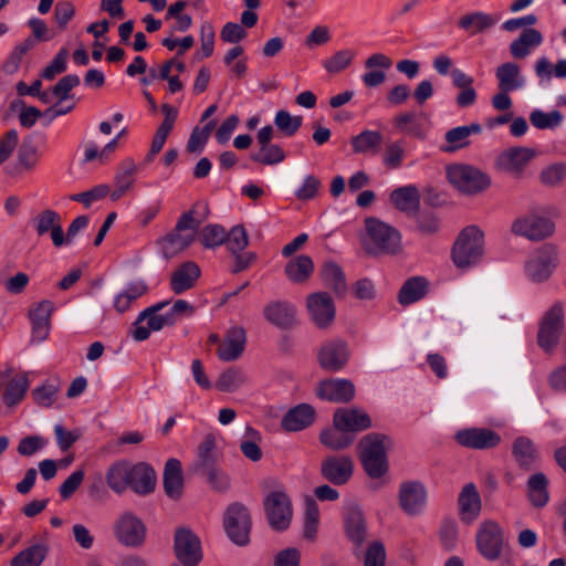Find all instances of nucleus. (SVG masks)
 Segmentation results:
<instances>
[{
    "label": "nucleus",
    "mask_w": 566,
    "mask_h": 566,
    "mask_svg": "<svg viewBox=\"0 0 566 566\" xmlns=\"http://www.w3.org/2000/svg\"><path fill=\"white\" fill-rule=\"evenodd\" d=\"M363 248L369 256L398 255L402 251L401 233L375 217L365 219Z\"/></svg>",
    "instance_id": "obj_1"
},
{
    "label": "nucleus",
    "mask_w": 566,
    "mask_h": 566,
    "mask_svg": "<svg viewBox=\"0 0 566 566\" xmlns=\"http://www.w3.org/2000/svg\"><path fill=\"white\" fill-rule=\"evenodd\" d=\"M392 447V439L379 432L368 433L360 439L358 443L359 459L369 478L380 479L388 472L387 451Z\"/></svg>",
    "instance_id": "obj_2"
},
{
    "label": "nucleus",
    "mask_w": 566,
    "mask_h": 566,
    "mask_svg": "<svg viewBox=\"0 0 566 566\" xmlns=\"http://www.w3.org/2000/svg\"><path fill=\"white\" fill-rule=\"evenodd\" d=\"M199 226L200 221L195 219L192 209L182 213L175 228L158 240L165 259H171L189 248L197 238Z\"/></svg>",
    "instance_id": "obj_3"
},
{
    "label": "nucleus",
    "mask_w": 566,
    "mask_h": 566,
    "mask_svg": "<svg viewBox=\"0 0 566 566\" xmlns=\"http://www.w3.org/2000/svg\"><path fill=\"white\" fill-rule=\"evenodd\" d=\"M484 234L476 226L465 227L455 240L451 256L459 269H468L481 260L483 255Z\"/></svg>",
    "instance_id": "obj_4"
},
{
    "label": "nucleus",
    "mask_w": 566,
    "mask_h": 566,
    "mask_svg": "<svg viewBox=\"0 0 566 566\" xmlns=\"http://www.w3.org/2000/svg\"><path fill=\"white\" fill-rule=\"evenodd\" d=\"M565 327L564 307L556 302L542 316L538 324L537 345L546 354H553Z\"/></svg>",
    "instance_id": "obj_5"
},
{
    "label": "nucleus",
    "mask_w": 566,
    "mask_h": 566,
    "mask_svg": "<svg viewBox=\"0 0 566 566\" xmlns=\"http://www.w3.org/2000/svg\"><path fill=\"white\" fill-rule=\"evenodd\" d=\"M449 181L462 193L475 195L491 185L490 177L480 169L464 164H455L447 169Z\"/></svg>",
    "instance_id": "obj_6"
},
{
    "label": "nucleus",
    "mask_w": 566,
    "mask_h": 566,
    "mask_svg": "<svg viewBox=\"0 0 566 566\" xmlns=\"http://www.w3.org/2000/svg\"><path fill=\"white\" fill-rule=\"evenodd\" d=\"M475 543L478 552L488 560H497L504 548V531L493 520L483 521L476 531Z\"/></svg>",
    "instance_id": "obj_7"
},
{
    "label": "nucleus",
    "mask_w": 566,
    "mask_h": 566,
    "mask_svg": "<svg viewBox=\"0 0 566 566\" xmlns=\"http://www.w3.org/2000/svg\"><path fill=\"white\" fill-rule=\"evenodd\" d=\"M223 524L227 535L235 545H248L252 522L249 510L243 504L235 502L229 505Z\"/></svg>",
    "instance_id": "obj_8"
},
{
    "label": "nucleus",
    "mask_w": 566,
    "mask_h": 566,
    "mask_svg": "<svg viewBox=\"0 0 566 566\" xmlns=\"http://www.w3.org/2000/svg\"><path fill=\"white\" fill-rule=\"evenodd\" d=\"M168 304V301H163L139 313L130 328V334L135 340H146L150 336L151 331L158 332L164 327L169 326V319H165L161 313Z\"/></svg>",
    "instance_id": "obj_9"
},
{
    "label": "nucleus",
    "mask_w": 566,
    "mask_h": 566,
    "mask_svg": "<svg viewBox=\"0 0 566 566\" xmlns=\"http://www.w3.org/2000/svg\"><path fill=\"white\" fill-rule=\"evenodd\" d=\"M263 504L270 526L277 532L285 531L293 515L287 494L283 491H273L265 496Z\"/></svg>",
    "instance_id": "obj_10"
},
{
    "label": "nucleus",
    "mask_w": 566,
    "mask_h": 566,
    "mask_svg": "<svg viewBox=\"0 0 566 566\" xmlns=\"http://www.w3.org/2000/svg\"><path fill=\"white\" fill-rule=\"evenodd\" d=\"M275 130L273 126L266 125L256 134L259 150L250 155V159L264 166H274L285 160L286 154L277 144H272Z\"/></svg>",
    "instance_id": "obj_11"
},
{
    "label": "nucleus",
    "mask_w": 566,
    "mask_h": 566,
    "mask_svg": "<svg viewBox=\"0 0 566 566\" xmlns=\"http://www.w3.org/2000/svg\"><path fill=\"white\" fill-rule=\"evenodd\" d=\"M558 264L557 248L553 244H544L527 261L525 265L528 277L534 282L546 281Z\"/></svg>",
    "instance_id": "obj_12"
},
{
    "label": "nucleus",
    "mask_w": 566,
    "mask_h": 566,
    "mask_svg": "<svg viewBox=\"0 0 566 566\" xmlns=\"http://www.w3.org/2000/svg\"><path fill=\"white\" fill-rule=\"evenodd\" d=\"M174 549L184 566H198L202 559L201 542L189 528H177Z\"/></svg>",
    "instance_id": "obj_13"
},
{
    "label": "nucleus",
    "mask_w": 566,
    "mask_h": 566,
    "mask_svg": "<svg viewBox=\"0 0 566 566\" xmlns=\"http://www.w3.org/2000/svg\"><path fill=\"white\" fill-rule=\"evenodd\" d=\"M115 536L125 546L139 547L146 538V526L135 514L126 512L115 524Z\"/></svg>",
    "instance_id": "obj_14"
},
{
    "label": "nucleus",
    "mask_w": 566,
    "mask_h": 566,
    "mask_svg": "<svg viewBox=\"0 0 566 566\" xmlns=\"http://www.w3.org/2000/svg\"><path fill=\"white\" fill-rule=\"evenodd\" d=\"M555 231V223L545 217L528 216L517 219L512 224V232L523 235L532 241H539L551 237Z\"/></svg>",
    "instance_id": "obj_15"
},
{
    "label": "nucleus",
    "mask_w": 566,
    "mask_h": 566,
    "mask_svg": "<svg viewBox=\"0 0 566 566\" xmlns=\"http://www.w3.org/2000/svg\"><path fill=\"white\" fill-rule=\"evenodd\" d=\"M455 441L469 449L488 450L497 447L501 436L488 428H468L457 431Z\"/></svg>",
    "instance_id": "obj_16"
},
{
    "label": "nucleus",
    "mask_w": 566,
    "mask_h": 566,
    "mask_svg": "<svg viewBox=\"0 0 566 566\" xmlns=\"http://www.w3.org/2000/svg\"><path fill=\"white\" fill-rule=\"evenodd\" d=\"M306 306L312 321L318 328L328 327L335 318L333 298L326 292H316L307 296Z\"/></svg>",
    "instance_id": "obj_17"
},
{
    "label": "nucleus",
    "mask_w": 566,
    "mask_h": 566,
    "mask_svg": "<svg viewBox=\"0 0 566 566\" xmlns=\"http://www.w3.org/2000/svg\"><path fill=\"white\" fill-rule=\"evenodd\" d=\"M317 358L319 366L324 370L338 371L344 368L348 361V345L342 339L328 340L322 345Z\"/></svg>",
    "instance_id": "obj_18"
},
{
    "label": "nucleus",
    "mask_w": 566,
    "mask_h": 566,
    "mask_svg": "<svg viewBox=\"0 0 566 566\" xmlns=\"http://www.w3.org/2000/svg\"><path fill=\"white\" fill-rule=\"evenodd\" d=\"M354 472V462L346 455H331L321 463L322 476L334 485L346 484Z\"/></svg>",
    "instance_id": "obj_19"
},
{
    "label": "nucleus",
    "mask_w": 566,
    "mask_h": 566,
    "mask_svg": "<svg viewBox=\"0 0 566 566\" xmlns=\"http://www.w3.org/2000/svg\"><path fill=\"white\" fill-rule=\"evenodd\" d=\"M399 505L408 515H418L424 507L427 491L418 481H406L399 488Z\"/></svg>",
    "instance_id": "obj_20"
},
{
    "label": "nucleus",
    "mask_w": 566,
    "mask_h": 566,
    "mask_svg": "<svg viewBox=\"0 0 566 566\" xmlns=\"http://www.w3.org/2000/svg\"><path fill=\"white\" fill-rule=\"evenodd\" d=\"M264 318L280 329H291L297 324L296 308L286 301H272L263 307Z\"/></svg>",
    "instance_id": "obj_21"
},
{
    "label": "nucleus",
    "mask_w": 566,
    "mask_h": 566,
    "mask_svg": "<svg viewBox=\"0 0 566 566\" xmlns=\"http://www.w3.org/2000/svg\"><path fill=\"white\" fill-rule=\"evenodd\" d=\"M459 516L464 524H472L481 514L482 500L474 483H467L458 496Z\"/></svg>",
    "instance_id": "obj_22"
},
{
    "label": "nucleus",
    "mask_w": 566,
    "mask_h": 566,
    "mask_svg": "<svg viewBox=\"0 0 566 566\" xmlns=\"http://www.w3.org/2000/svg\"><path fill=\"white\" fill-rule=\"evenodd\" d=\"M316 394L319 398L337 402H349L355 396V386L348 379H326L318 384Z\"/></svg>",
    "instance_id": "obj_23"
},
{
    "label": "nucleus",
    "mask_w": 566,
    "mask_h": 566,
    "mask_svg": "<svg viewBox=\"0 0 566 566\" xmlns=\"http://www.w3.org/2000/svg\"><path fill=\"white\" fill-rule=\"evenodd\" d=\"M54 311V305L49 300H43L34 304L29 310V318L32 325V338L36 342H43L48 338L51 327V315Z\"/></svg>",
    "instance_id": "obj_24"
},
{
    "label": "nucleus",
    "mask_w": 566,
    "mask_h": 566,
    "mask_svg": "<svg viewBox=\"0 0 566 566\" xmlns=\"http://www.w3.org/2000/svg\"><path fill=\"white\" fill-rule=\"evenodd\" d=\"M333 423L354 436L373 426L369 415L358 408H338L334 412Z\"/></svg>",
    "instance_id": "obj_25"
},
{
    "label": "nucleus",
    "mask_w": 566,
    "mask_h": 566,
    "mask_svg": "<svg viewBox=\"0 0 566 566\" xmlns=\"http://www.w3.org/2000/svg\"><path fill=\"white\" fill-rule=\"evenodd\" d=\"M245 344V329L241 326H233L227 332L224 339L220 343L217 355L222 361H234L242 356Z\"/></svg>",
    "instance_id": "obj_26"
},
{
    "label": "nucleus",
    "mask_w": 566,
    "mask_h": 566,
    "mask_svg": "<svg viewBox=\"0 0 566 566\" xmlns=\"http://www.w3.org/2000/svg\"><path fill=\"white\" fill-rule=\"evenodd\" d=\"M33 224L38 235L40 237L50 232L54 247L60 248L64 244L62 218L56 211L51 209H45L41 211L33 219Z\"/></svg>",
    "instance_id": "obj_27"
},
{
    "label": "nucleus",
    "mask_w": 566,
    "mask_h": 566,
    "mask_svg": "<svg viewBox=\"0 0 566 566\" xmlns=\"http://www.w3.org/2000/svg\"><path fill=\"white\" fill-rule=\"evenodd\" d=\"M534 155V150L527 147L509 148L497 157L496 167L503 171L520 176Z\"/></svg>",
    "instance_id": "obj_28"
},
{
    "label": "nucleus",
    "mask_w": 566,
    "mask_h": 566,
    "mask_svg": "<svg viewBox=\"0 0 566 566\" xmlns=\"http://www.w3.org/2000/svg\"><path fill=\"white\" fill-rule=\"evenodd\" d=\"M156 472L146 462L130 464L128 488L139 495H147L156 488Z\"/></svg>",
    "instance_id": "obj_29"
},
{
    "label": "nucleus",
    "mask_w": 566,
    "mask_h": 566,
    "mask_svg": "<svg viewBox=\"0 0 566 566\" xmlns=\"http://www.w3.org/2000/svg\"><path fill=\"white\" fill-rule=\"evenodd\" d=\"M315 418L316 411L313 406L300 403L283 416L281 427L286 432H297L311 427Z\"/></svg>",
    "instance_id": "obj_30"
},
{
    "label": "nucleus",
    "mask_w": 566,
    "mask_h": 566,
    "mask_svg": "<svg viewBox=\"0 0 566 566\" xmlns=\"http://www.w3.org/2000/svg\"><path fill=\"white\" fill-rule=\"evenodd\" d=\"M482 133V126L479 123L458 126L449 129L446 135V144L440 147L443 153H454L471 145L470 137Z\"/></svg>",
    "instance_id": "obj_31"
},
{
    "label": "nucleus",
    "mask_w": 566,
    "mask_h": 566,
    "mask_svg": "<svg viewBox=\"0 0 566 566\" xmlns=\"http://www.w3.org/2000/svg\"><path fill=\"white\" fill-rule=\"evenodd\" d=\"M201 274L196 262L187 261L180 264L170 276V289L175 294H182L191 290Z\"/></svg>",
    "instance_id": "obj_32"
},
{
    "label": "nucleus",
    "mask_w": 566,
    "mask_h": 566,
    "mask_svg": "<svg viewBox=\"0 0 566 566\" xmlns=\"http://www.w3.org/2000/svg\"><path fill=\"white\" fill-rule=\"evenodd\" d=\"M344 527L348 539L361 546L367 537L366 522L357 505L348 506L344 515Z\"/></svg>",
    "instance_id": "obj_33"
},
{
    "label": "nucleus",
    "mask_w": 566,
    "mask_h": 566,
    "mask_svg": "<svg viewBox=\"0 0 566 566\" xmlns=\"http://www.w3.org/2000/svg\"><path fill=\"white\" fill-rule=\"evenodd\" d=\"M512 455L523 471L533 470L539 457L534 442L527 437H517L513 441Z\"/></svg>",
    "instance_id": "obj_34"
},
{
    "label": "nucleus",
    "mask_w": 566,
    "mask_h": 566,
    "mask_svg": "<svg viewBox=\"0 0 566 566\" xmlns=\"http://www.w3.org/2000/svg\"><path fill=\"white\" fill-rule=\"evenodd\" d=\"M164 490L168 497L177 500L182 495L184 476L181 462L178 459L167 460L163 476Z\"/></svg>",
    "instance_id": "obj_35"
},
{
    "label": "nucleus",
    "mask_w": 566,
    "mask_h": 566,
    "mask_svg": "<svg viewBox=\"0 0 566 566\" xmlns=\"http://www.w3.org/2000/svg\"><path fill=\"white\" fill-rule=\"evenodd\" d=\"M217 467L219 465L216 439L209 434L198 447V457L191 468V471L201 476Z\"/></svg>",
    "instance_id": "obj_36"
},
{
    "label": "nucleus",
    "mask_w": 566,
    "mask_h": 566,
    "mask_svg": "<svg viewBox=\"0 0 566 566\" xmlns=\"http://www.w3.org/2000/svg\"><path fill=\"white\" fill-rule=\"evenodd\" d=\"M390 200L399 211L415 216L420 206V192L416 186L399 187L392 190Z\"/></svg>",
    "instance_id": "obj_37"
},
{
    "label": "nucleus",
    "mask_w": 566,
    "mask_h": 566,
    "mask_svg": "<svg viewBox=\"0 0 566 566\" xmlns=\"http://www.w3.org/2000/svg\"><path fill=\"white\" fill-rule=\"evenodd\" d=\"M526 495L534 507L542 509L548 503V479L543 472L534 473L528 478Z\"/></svg>",
    "instance_id": "obj_38"
},
{
    "label": "nucleus",
    "mask_w": 566,
    "mask_h": 566,
    "mask_svg": "<svg viewBox=\"0 0 566 566\" xmlns=\"http://www.w3.org/2000/svg\"><path fill=\"white\" fill-rule=\"evenodd\" d=\"M495 76L500 91H515L524 85L520 66L514 62H506L496 67Z\"/></svg>",
    "instance_id": "obj_39"
},
{
    "label": "nucleus",
    "mask_w": 566,
    "mask_h": 566,
    "mask_svg": "<svg viewBox=\"0 0 566 566\" xmlns=\"http://www.w3.org/2000/svg\"><path fill=\"white\" fill-rule=\"evenodd\" d=\"M321 273L324 284L329 287L337 297H345L348 287L342 268L337 263L328 261L324 263Z\"/></svg>",
    "instance_id": "obj_40"
},
{
    "label": "nucleus",
    "mask_w": 566,
    "mask_h": 566,
    "mask_svg": "<svg viewBox=\"0 0 566 566\" xmlns=\"http://www.w3.org/2000/svg\"><path fill=\"white\" fill-rule=\"evenodd\" d=\"M496 21V18L491 14L482 11H474L462 15L458 20V25L469 34L474 35L490 30L495 25Z\"/></svg>",
    "instance_id": "obj_41"
},
{
    "label": "nucleus",
    "mask_w": 566,
    "mask_h": 566,
    "mask_svg": "<svg viewBox=\"0 0 566 566\" xmlns=\"http://www.w3.org/2000/svg\"><path fill=\"white\" fill-rule=\"evenodd\" d=\"M355 441V436L345 431L340 426L333 423V427L326 428L319 433V442L333 451H339L348 448Z\"/></svg>",
    "instance_id": "obj_42"
},
{
    "label": "nucleus",
    "mask_w": 566,
    "mask_h": 566,
    "mask_svg": "<svg viewBox=\"0 0 566 566\" xmlns=\"http://www.w3.org/2000/svg\"><path fill=\"white\" fill-rule=\"evenodd\" d=\"M428 282L422 276H413L408 279L398 293L399 304L407 306L420 301L427 294Z\"/></svg>",
    "instance_id": "obj_43"
},
{
    "label": "nucleus",
    "mask_w": 566,
    "mask_h": 566,
    "mask_svg": "<svg viewBox=\"0 0 566 566\" xmlns=\"http://www.w3.org/2000/svg\"><path fill=\"white\" fill-rule=\"evenodd\" d=\"M314 271L311 256L302 254L290 260L284 269L285 275L294 283H303L310 279Z\"/></svg>",
    "instance_id": "obj_44"
},
{
    "label": "nucleus",
    "mask_w": 566,
    "mask_h": 566,
    "mask_svg": "<svg viewBox=\"0 0 566 566\" xmlns=\"http://www.w3.org/2000/svg\"><path fill=\"white\" fill-rule=\"evenodd\" d=\"M382 140L380 132L366 129L354 136L350 144L355 154H377L381 148Z\"/></svg>",
    "instance_id": "obj_45"
},
{
    "label": "nucleus",
    "mask_w": 566,
    "mask_h": 566,
    "mask_svg": "<svg viewBox=\"0 0 566 566\" xmlns=\"http://www.w3.org/2000/svg\"><path fill=\"white\" fill-rule=\"evenodd\" d=\"M129 468L126 461H117L108 468L106 482L114 492L120 494L128 488Z\"/></svg>",
    "instance_id": "obj_46"
},
{
    "label": "nucleus",
    "mask_w": 566,
    "mask_h": 566,
    "mask_svg": "<svg viewBox=\"0 0 566 566\" xmlns=\"http://www.w3.org/2000/svg\"><path fill=\"white\" fill-rule=\"evenodd\" d=\"M49 553L45 544H34L18 553L10 562V566H41Z\"/></svg>",
    "instance_id": "obj_47"
},
{
    "label": "nucleus",
    "mask_w": 566,
    "mask_h": 566,
    "mask_svg": "<svg viewBox=\"0 0 566 566\" xmlns=\"http://www.w3.org/2000/svg\"><path fill=\"white\" fill-rule=\"evenodd\" d=\"M247 381L248 378L240 367H230L220 374L216 388L222 392H232Z\"/></svg>",
    "instance_id": "obj_48"
},
{
    "label": "nucleus",
    "mask_w": 566,
    "mask_h": 566,
    "mask_svg": "<svg viewBox=\"0 0 566 566\" xmlns=\"http://www.w3.org/2000/svg\"><path fill=\"white\" fill-rule=\"evenodd\" d=\"M146 291L147 286L144 282L129 284L124 292L115 297L114 307L117 312L124 313L130 307L132 303L144 295Z\"/></svg>",
    "instance_id": "obj_49"
},
{
    "label": "nucleus",
    "mask_w": 566,
    "mask_h": 566,
    "mask_svg": "<svg viewBox=\"0 0 566 566\" xmlns=\"http://www.w3.org/2000/svg\"><path fill=\"white\" fill-rule=\"evenodd\" d=\"M29 388L27 375H20L12 378L3 392V400L7 406L12 407L20 402Z\"/></svg>",
    "instance_id": "obj_50"
},
{
    "label": "nucleus",
    "mask_w": 566,
    "mask_h": 566,
    "mask_svg": "<svg viewBox=\"0 0 566 566\" xmlns=\"http://www.w3.org/2000/svg\"><path fill=\"white\" fill-rule=\"evenodd\" d=\"M171 66H175L177 72L184 73L186 64L182 61H178L177 57H172L164 62L159 71V78L168 81L170 93H177L184 88V84L178 76L170 75Z\"/></svg>",
    "instance_id": "obj_51"
},
{
    "label": "nucleus",
    "mask_w": 566,
    "mask_h": 566,
    "mask_svg": "<svg viewBox=\"0 0 566 566\" xmlns=\"http://www.w3.org/2000/svg\"><path fill=\"white\" fill-rule=\"evenodd\" d=\"M199 240L207 249L220 247L227 240V231L220 224H207L199 232Z\"/></svg>",
    "instance_id": "obj_52"
},
{
    "label": "nucleus",
    "mask_w": 566,
    "mask_h": 566,
    "mask_svg": "<svg viewBox=\"0 0 566 566\" xmlns=\"http://www.w3.org/2000/svg\"><path fill=\"white\" fill-rule=\"evenodd\" d=\"M39 150L34 145L32 136L23 139L18 149V161L25 170H32L39 160Z\"/></svg>",
    "instance_id": "obj_53"
},
{
    "label": "nucleus",
    "mask_w": 566,
    "mask_h": 566,
    "mask_svg": "<svg viewBox=\"0 0 566 566\" xmlns=\"http://www.w3.org/2000/svg\"><path fill=\"white\" fill-rule=\"evenodd\" d=\"M277 129L286 137L294 136L303 124L302 116H292L287 111H279L274 117Z\"/></svg>",
    "instance_id": "obj_54"
},
{
    "label": "nucleus",
    "mask_w": 566,
    "mask_h": 566,
    "mask_svg": "<svg viewBox=\"0 0 566 566\" xmlns=\"http://www.w3.org/2000/svg\"><path fill=\"white\" fill-rule=\"evenodd\" d=\"M530 122L538 129H554L562 124L563 114L559 111L545 113L541 109H535L530 115Z\"/></svg>",
    "instance_id": "obj_55"
},
{
    "label": "nucleus",
    "mask_w": 566,
    "mask_h": 566,
    "mask_svg": "<svg viewBox=\"0 0 566 566\" xmlns=\"http://www.w3.org/2000/svg\"><path fill=\"white\" fill-rule=\"evenodd\" d=\"M538 78L549 80L554 74L557 78H566V59L559 60L552 66L547 57H541L535 64Z\"/></svg>",
    "instance_id": "obj_56"
},
{
    "label": "nucleus",
    "mask_w": 566,
    "mask_h": 566,
    "mask_svg": "<svg viewBox=\"0 0 566 566\" xmlns=\"http://www.w3.org/2000/svg\"><path fill=\"white\" fill-rule=\"evenodd\" d=\"M227 249L230 253L243 252L249 245V235L242 224H237L227 232V240H224Z\"/></svg>",
    "instance_id": "obj_57"
},
{
    "label": "nucleus",
    "mask_w": 566,
    "mask_h": 566,
    "mask_svg": "<svg viewBox=\"0 0 566 566\" xmlns=\"http://www.w3.org/2000/svg\"><path fill=\"white\" fill-rule=\"evenodd\" d=\"M35 45V40L31 36L19 43L4 63V70L8 73H14L23 59V56Z\"/></svg>",
    "instance_id": "obj_58"
},
{
    "label": "nucleus",
    "mask_w": 566,
    "mask_h": 566,
    "mask_svg": "<svg viewBox=\"0 0 566 566\" xmlns=\"http://www.w3.org/2000/svg\"><path fill=\"white\" fill-rule=\"evenodd\" d=\"M566 178V164L558 163L546 167L539 174V180L547 187H556Z\"/></svg>",
    "instance_id": "obj_59"
},
{
    "label": "nucleus",
    "mask_w": 566,
    "mask_h": 566,
    "mask_svg": "<svg viewBox=\"0 0 566 566\" xmlns=\"http://www.w3.org/2000/svg\"><path fill=\"white\" fill-rule=\"evenodd\" d=\"M195 312L196 307L193 305L185 300H177L163 315L165 319H169V326H174L181 317H190Z\"/></svg>",
    "instance_id": "obj_60"
},
{
    "label": "nucleus",
    "mask_w": 566,
    "mask_h": 566,
    "mask_svg": "<svg viewBox=\"0 0 566 566\" xmlns=\"http://www.w3.org/2000/svg\"><path fill=\"white\" fill-rule=\"evenodd\" d=\"M355 53L352 50H342L324 62V67L329 73H338L352 63Z\"/></svg>",
    "instance_id": "obj_61"
},
{
    "label": "nucleus",
    "mask_w": 566,
    "mask_h": 566,
    "mask_svg": "<svg viewBox=\"0 0 566 566\" xmlns=\"http://www.w3.org/2000/svg\"><path fill=\"white\" fill-rule=\"evenodd\" d=\"M80 85V77L76 74H69L59 80L52 87V94L57 97L59 103L71 97L70 92Z\"/></svg>",
    "instance_id": "obj_62"
},
{
    "label": "nucleus",
    "mask_w": 566,
    "mask_h": 566,
    "mask_svg": "<svg viewBox=\"0 0 566 566\" xmlns=\"http://www.w3.org/2000/svg\"><path fill=\"white\" fill-rule=\"evenodd\" d=\"M109 193V187L107 185H98L93 187L92 189L72 195L70 197L71 200L81 202L85 208H88L94 201L103 199Z\"/></svg>",
    "instance_id": "obj_63"
},
{
    "label": "nucleus",
    "mask_w": 566,
    "mask_h": 566,
    "mask_svg": "<svg viewBox=\"0 0 566 566\" xmlns=\"http://www.w3.org/2000/svg\"><path fill=\"white\" fill-rule=\"evenodd\" d=\"M551 390L557 395H566V363L554 368L547 376Z\"/></svg>",
    "instance_id": "obj_64"
}]
</instances>
